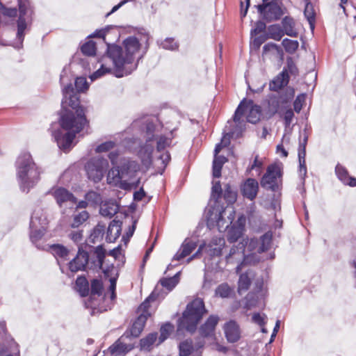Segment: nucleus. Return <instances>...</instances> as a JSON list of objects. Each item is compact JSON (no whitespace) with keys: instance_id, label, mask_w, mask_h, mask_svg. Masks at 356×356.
<instances>
[{"instance_id":"nucleus-19","label":"nucleus","mask_w":356,"mask_h":356,"mask_svg":"<svg viewBox=\"0 0 356 356\" xmlns=\"http://www.w3.org/2000/svg\"><path fill=\"white\" fill-rule=\"evenodd\" d=\"M219 321V317L216 315H211L202 324L200 329V334L204 338L214 339L215 328Z\"/></svg>"},{"instance_id":"nucleus-61","label":"nucleus","mask_w":356,"mask_h":356,"mask_svg":"<svg viewBox=\"0 0 356 356\" xmlns=\"http://www.w3.org/2000/svg\"><path fill=\"white\" fill-rule=\"evenodd\" d=\"M265 29H266L265 23L261 21H258L255 24V27L253 29H252V31H251V35H257V34L262 32L263 31H264Z\"/></svg>"},{"instance_id":"nucleus-13","label":"nucleus","mask_w":356,"mask_h":356,"mask_svg":"<svg viewBox=\"0 0 356 356\" xmlns=\"http://www.w3.org/2000/svg\"><path fill=\"white\" fill-rule=\"evenodd\" d=\"M108 167V163L106 159L97 156L90 159L86 166L88 178L94 182H99Z\"/></svg>"},{"instance_id":"nucleus-20","label":"nucleus","mask_w":356,"mask_h":356,"mask_svg":"<svg viewBox=\"0 0 356 356\" xmlns=\"http://www.w3.org/2000/svg\"><path fill=\"white\" fill-rule=\"evenodd\" d=\"M259 184L257 181L252 178H248L241 186V193L243 195L249 199L253 200L258 193Z\"/></svg>"},{"instance_id":"nucleus-36","label":"nucleus","mask_w":356,"mask_h":356,"mask_svg":"<svg viewBox=\"0 0 356 356\" xmlns=\"http://www.w3.org/2000/svg\"><path fill=\"white\" fill-rule=\"evenodd\" d=\"M180 272L177 273L175 276L170 278H163L160 280L162 286L165 287L168 291H171L178 284L179 280Z\"/></svg>"},{"instance_id":"nucleus-43","label":"nucleus","mask_w":356,"mask_h":356,"mask_svg":"<svg viewBox=\"0 0 356 356\" xmlns=\"http://www.w3.org/2000/svg\"><path fill=\"white\" fill-rule=\"evenodd\" d=\"M283 47H284L286 51L289 54L294 53L298 47V42L296 40H292L288 38H285L282 40V42Z\"/></svg>"},{"instance_id":"nucleus-7","label":"nucleus","mask_w":356,"mask_h":356,"mask_svg":"<svg viewBox=\"0 0 356 356\" xmlns=\"http://www.w3.org/2000/svg\"><path fill=\"white\" fill-rule=\"evenodd\" d=\"M235 211L232 206H227L222 209L219 205H214L211 207L207 211L208 225H216L219 231L225 229L232 223Z\"/></svg>"},{"instance_id":"nucleus-12","label":"nucleus","mask_w":356,"mask_h":356,"mask_svg":"<svg viewBox=\"0 0 356 356\" xmlns=\"http://www.w3.org/2000/svg\"><path fill=\"white\" fill-rule=\"evenodd\" d=\"M154 125L152 122H147L146 125V143L138 151V156L145 168L152 163V154L154 150V135L153 134Z\"/></svg>"},{"instance_id":"nucleus-55","label":"nucleus","mask_w":356,"mask_h":356,"mask_svg":"<svg viewBox=\"0 0 356 356\" xmlns=\"http://www.w3.org/2000/svg\"><path fill=\"white\" fill-rule=\"evenodd\" d=\"M305 99V94H301L296 97L293 103L294 110L296 112L299 113L301 111Z\"/></svg>"},{"instance_id":"nucleus-29","label":"nucleus","mask_w":356,"mask_h":356,"mask_svg":"<svg viewBox=\"0 0 356 356\" xmlns=\"http://www.w3.org/2000/svg\"><path fill=\"white\" fill-rule=\"evenodd\" d=\"M288 82V73L286 72H282L270 83L269 88L271 90L277 91L286 86Z\"/></svg>"},{"instance_id":"nucleus-59","label":"nucleus","mask_w":356,"mask_h":356,"mask_svg":"<svg viewBox=\"0 0 356 356\" xmlns=\"http://www.w3.org/2000/svg\"><path fill=\"white\" fill-rule=\"evenodd\" d=\"M294 113L292 109H287L284 113V120L286 128L289 127L292 122Z\"/></svg>"},{"instance_id":"nucleus-63","label":"nucleus","mask_w":356,"mask_h":356,"mask_svg":"<svg viewBox=\"0 0 356 356\" xmlns=\"http://www.w3.org/2000/svg\"><path fill=\"white\" fill-rule=\"evenodd\" d=\"M170 160V156L168 152H165L160 156L159 161H161V163L162 164L163 169H164L165 168V166L167 165V164Z\"/></svg>"},{"instance_id":"nucleus-30","label":"nucleus","mask_w":356,"mask_h":356,"mask_svg":"<svg viewBox=\"0 0 356 356\" xmlns=\"http://www.w3.org/2000/svg\"><path fill=\"white\" fill-rule=\"evenodd\" d=\"M121 223L118 221L113 220L107 230L106 241L111 243L115 241L120 235Z\"/></svg>"},{"instance_id":"nucleus-31","label":"nucleus","mask_w":356,"mask_h":356,"mask_svg":"<svg viewBox=\"0 0 356 356\" xmlns=\"http://www.w3.org/2000/svg\"><path fill=\"white\" fill-rule=\"evenodd\" d=\"M119 209L118 205L114 202H108L103 204L100 207V213L105 217L111 218Z\"/></svg>"},{"instance_id":"nucleus-14","label":"nucleus","mask_w":356,"mask_h":356,"mask_svg":"<svg viewBox=\"0 0 356 356\" xmlns=\"http://www.w3.org/2000/svg\"><path fill=\"white\" fill-rule=\"evenodd\" d=\"M281 176V165L271 164L267 168L266 172L261 178V185L263 188L274 191Z\"/></svg>"},{"instance_id":"nucleus-17","label":"nucleus","mask_w":356,"mask_h":356,"mask_svg":"<svg viewBox=\"0 0 356 356\" xmlns=\"http://www.w3.org/2000/svg\"><path fill=\"white\" fill-rule=\"evenodd\" d=\"M49 193L54 197L59 207L64 206L73 205L77 200L74 195L67 189L60 186L53 187Z\"/></svg>"},{"instance_id":"nucleus-50","label":"nucleus","mask_w":356,"mask_h":356,"mask_svg":"<svg viewBox=\"0 0 356 356\" xmlns=\"http://www.w3.org/2000/svg\"><path fill=\"white\" fill-rule=\"evenodd\" d=\"M222 193V188L219 181H213L211 190V197L216 200L215 205H218V200Z\"/></svg>"},{"instance_id":"nucleus-18","label":"nucleus","mask_w":356,"mask_h":356,"mask_svg":"<svg viewBox=\"0 0 356 356\" xmlns=\"http://www.w3.org/2000/svg\"><path fill=\"white\" fill-rule=\"evenodd\" d=\"M257 8L268 21L276 20L283 14L280 3L263 2V4L257 6Z\"/></svg>"},{"instance_id":"nucleus-45","label":"nucleus","mask_w":356,"mask_h":356,"mask_svg":"<svg viewBox=\"0 0 356 356\" xmlns=\"http://www.w3.org/2000/svg\"><path fill=\"white\" fill-rule=\"evenodd\" d=\"M232 292V289L227 284H222L216 289V295L221 298H228Z\"/></svg>"},{"instance_id":"nucleus-6","label":"nucleus","mask_w":356,"mask_h":356,"mask_svg":"<svg viewBox=\"0 0 356 356\" xmlns=\"http://www.w3.org/2000/svg\"><path fill=\"white\" fill-rule=\"evenodd\" d=\"M206 312L203 300L201 298H195L188 304L184 312L179 320V330L186 329L191 332H194Z\"/></svg>"},{"instance_id":"nucleus-58","label":"nucleus","mask_w":356,"mask_h":356,"mask_svg":"<svg viewBox=\"0 0 356 356\" xmlns=\"http://www.w3.org/2000/svg\"><path fill=\"white\" fill-rule=\"evenodd\" d=\"M268 52H272L273 54H279L280 49L275 44L268 43L265 44L263 47V54L267 55Z\"/></svg>"},{"instance_id":"nucleus-62","label":"nucleus","mask_w":356,"mask_h":356,"mask_svg":"<svg viewBox=\"0 0 356 356\" xmlns=\"http://www.w3.org/2000/svg\"><path fill=\"white\" fill-rule=\"evenodd\" d=\"M70 238L74 243H78L82 241L83 234L81 231H74L69 234Z\"/></svg>"},{"instance_id":"nucleus-33","label":"nucleus","mask_w":356,"mask_h":356,"mask_svg":"<svg viewBox=\"0 0 356 356\" xmlns=\"http://www.w3.org/2000/svg\"><path fill=\"white\" fill-rule=\"evenodd\" d=\"M283 26V32L284 34H286L291 37H296L298 34L296 30L294 28L295 23L293 19L289 17H285L283 19L282 22Z\"/></svg>"},{"instance_id":"nucleus-35","label":"nucleus","mask_w":356,"mask_h":356,"mask_svg":"<svg viewBox=\"0 0 356 356\" xmlns=\"http://www.w3.org/2000/svg\"><path fill=\"white\" fill-rule=\"evenodd\" d=\"M268 35L269 38L279 41L284 35V32L279 25L273 24L268 28Z\"/></svg>"},{"instance_id":"nucleus-44","label":"nucleus","mask_w":356,"mask_h":356,"mask_svg":"<svg viewBox=\"0 0 356 356\" xmlns=\"http://www.w3.org/2000/svg\"><path fill=\"white\" fill-rule=\"evenodd\" d=\"M174 327L170 323H166L161 327V335L159 339L158 344L163 342L173 331Z\"/></svg>"},{"instance_id":"nucleus-26","label":"nucleus","mask_w":356,"mask_h":356,"mask_svg":"<svg viewBox=\"0 0 356 356\" xmlns=\"http://www.w3.org/2000/svg\"><path fill=\"white\" fill-rule=\"evenodd\" d=\"M307 141V137L305 136L303 138V141L300 143L299 147V175L304 182L305 177L307 175V168L305 165V146Z\"/></svg>"},{"instance_id":"nucleus-54","label":"nucleus","mask_w":356,"mask_h":356,"mask_svg":"<svg viewBox=\"0 0 356 356\" xmlns=\"http://www.w3.org/2000/svg\"><path fill=\"white\" fill-rule=\"evenodd\" d=\"M86 200L92 204H98L101 202L100 195L95 191H89L85 195Z\"/></svg>"},{"instance_id":"nucleus-34","label":"nucleus","mask_w":356,"mask_h":356,"mask_svg":"<svg viewBox=\"0 0 356 356\" xmlns=\"http://www.w3.org/2000/svg\"><path fill=\"white\" fill-rule=\"evenodd\" d=\"M227 159L222 156H214L213 161V176L215 178H218L221 175V169L223 164L227 162Z\"/></svg>"},{"instance_id":"nucleus-41","label":"nucleus","mask_w":356,"mask_h":356,"mask_svg":"<svg viewBox=\"0 0 356 356\" xmlns=\"http://www.w3.org/2000/svg\"><path fill=\"white\" fill-rule=\"evenodd\" d=\"M243 227L241 225L238 227H232L229 232L227 239L230 243L236 241L242 235Z\"/></svg>"},{"instance_id":"nucleus-15","label":"nucleus","mask_w":356,"mask_h":356,"mask_svg":"<svg viewBox=\"0 0 356 356\" xmlns=\"http://www.w3.org/2000/svg\"><path fill=\"white\" fill-rule=\"evenodd\" d=\"M225 243V239L222 237H213L209 245L202 244L200 245L197 251L187 259V263H190L193 259L197 257L204 250L210 256H218L221 254L222 248Z\"/></svg>"},{"instance_id":"nucleus-22","label":"nucleus","mask_w":356,"mask_h":356,"mask_svg":"<svg viewBox=\"0 0 356 356\" xmlns=\"http://www.w3.org/2000/svg\"><path fill=\"white\" fill-rule=\"evenodd\" d=\"M224 332L227 340L230 343L237 341L241 337V332L238 325L234 321H230L225 324Z\"/></svg>"},{"instance_id":"nucleus-38","label":"nucleus","mask_w":356,"mask_h":356,"mask_svg":"<svg viewBox=\"0 0 356 356\" xmlns=\"http://www.w3.org/2000/svg\"><path fill=\"white\" fill-rule=\"evenodd\" d=\"M50 250L54 256L63 259H65L69 253V250L65 246L60 244H54L51 245Z\"/></svg>"},{"instance_id":"nucleus-49","label":"nucleus","mask_w":356,"mask_h":356,"mask_svg":"<svg viewBox=\"0 0 356 356\" xmlns=\"http://www.w3.org/2000/svg\"><path fill=\"white\" fill-rule=\"evenodd\" d=\"M223 195L229 204L234 203L236 200V193L229 186H226L225 188Z\"/></svg>"},{"instance_id":"nucleus-21","label":"nucleus","mask_w":356,"mask_h":356,"mask_svg":"<svg viewBox=\"0 0 356 356\" xmlns=\"http://www.w3.org/2000/svg\"><path fill=\"white\" fill-rule=\"evenodd\" d=\"M197 247V243L190 239H186L180 248L173 257L172 261H181L188 256Z\"/></svg>"},{"instance_id":"nucleus-53","label":"nucleus","mask_w":356,"mask_h":356,"mask_svg":"<svg viewBox=\"0 0 356 356\" xmlns=\"http://www.w3.org/2000/svg\"><path fill=\"white\" fill-rule=\"evenodd\" d=\"M229 135L225 134L222 137L221 142L216 145L214 149V156H218V154L220 152L222 147H226L229 144Z\"/></svg>"},{"instance_id":"nucleus-11","label":"nucleus","mask_w":356,"mask_h":356,"mask_svg":"<svg viewBox=\"0 0 356 356\" xmlns=\"http://www.w3.org/2000/svg\"><path fill=\"white\" fill-rule=\"evenodd\" d=\"M95 256H96V261L95 263V267L102 269L103 272L106 277H109L110 286H109V292H110V298L111 300H114L115 298V287H116V280L118 276V270L112 266L111 268L104 269L103 267V260L105 257V252L101 247H97L95 250Z\"/></svg>"},{"instance_id":"nucleus-52","label":"nucleus","mask_w":356,"mask_h":356,"mask_svg":"<svg viewBox=\"0 0 356 356\" xmlns=\"http://www.w3.org/2000/svg\"><path fill=\"white\" fill-rule=\"evenodd\" d=\"M157 143V150L161 151L169 146L171 143V139L165 136H161L156 138Z\"/></svg>"},{"instance_id":"nucleus-9","label":"nucleus","mask_w":356,"mask_h":356,"mask_svg":"<svg viewBox=\"0 0 356 356\" xmlns=\"http://www.w3.org/2000/svg\"><path fill=\"white\" fill-rule=\"evenodd\" d=\"M119 168L123 178V184H127L128 188L136 187L139 182L138 179H136V175L140 170L139 164L130 158H122L120 159Z\"/></svg>"},{"instance_id":"nucleus-23","label":"nucleus","mask_w":356,"mask_h":356,"mask_svg":"<svg viewBox=\"0 0 356 356\" xmlns=\"http://www.w3.org/2000/svg\"><path fill=\"white\" fill-rule=\"evenodd\" d=\"M88 262V255L85 251L78 252L76 257L70 262L69 268L72 272L84 270Z\"/></svg>"},{"instance_id":"nucleus-16","label":"nucleus","mask_w":356,"mask_h":356,"mask_svg":"<svg viewBox=\"0 0 356 356\" xmlns=\"http://www.w3.org/2000/svg\"><path fill=\"white\" fill-rule=\"evenodd\" d=\"M151 298L152 296H149L148 298H147L146 300L143 302L138 308L139 312L141 313L134 321L131 329V334L134 337H138L140 334L143 330L147 318L150 315L147 311V308L149 307V301Z\"/></svg>"},{"instance_id":"nucleus-47","label":"nucleus","mask_w":356,"mask_h":356,"mask_svg":"<svg viewBox=\"0 0 356 356\" xmlns=\"http://www.w3.org/2000/svg\"><path fill=\"white\" fill-rule=\"evenodd\" d=\"M76 285L82 296H85L88 291V282L86 278L79 277L76 281Z\"/></svg>"},{"instance_id":"nucleus-8","label":"nucleus","mask_w":356,"mask_h":356,"mask_svg":"<svg viewBox=\"0 0 356 356\" xmlns=\"http://www.w3.org/2000/svg\"><path fill=\"white\" fill-rule=\"evenodd\" d=\"M48 224L47 212L41 208L35 209L30 222V238L33 243H36L42 238Z\"/></svg>"},{"instance_id":"nucleus-24","label":"nucleus","mask_w":356,"mask_h":356,"mask_svg":"<svg viewBox=\"0 0 356 356\" xmlns=\"http://www.w3.org/2000/svg\"><path fill=\"white\" fill-rule=\"evenodd\" d=\"M107 183L110 185L119 186L124 189H127V184H123V178L121 176V172L119 165L113 166L107 174Z\"/></svg>"},{"instance_id":"nucleus-60","label":"nucleus","mask_w":356,"mask_h":356,"mask_svg":"<svg viewBox=\"0 0 356 356\" xmlns=\"http://www.w3.org/2000/svg\"><path fill=\"white\" fill-rule=\"evenodd\" d=\"M266 316L265 314H260L259 313H254L252 315V321L260 326H263L265 324Z\"/></svg>"},{"instance_id":"nucleus-10","label":"nucleus","mask_w":356,"mask_h":356,"mask_svg":"<svg viewBox=\"0 0 356 356\" xmlns=\"http://www.w3.org/2000/svg\"><path fill=\"white\" fill-rule=\"evenodd\" d=\"M245 114L248 122L255 124L259 121L261 112L259 106L254 104L252 101H242L238 106L234 116V120L235 122L241 120V116Z\"/></svg>"},{"instance_id":"nucleus-37","label":"nucleus","mask_w":356,"mask_h":356,"mask_svg":"<svg viewBox=\"0 0 356 356\" xmlns=\"http://www.w3.org/2000/svg\"><path fill=\"white\" fill-rule=\"evenodd\" d=\"M89 218V214L86 211H83L73 216L72 222L70 224L71 227L76 228L86 221Z\"/></svg>"},{"instance_id":"nucleus-46","label":"nucleus","mask_w":356,"mask_h":356,"mask_svg":"<svg viewBox=\"0 0 356 356\" xmlns=\"http://www.w3.org/2000/svg\"><path fill=\"white\" fill-rule=\"evenodd\" d=\"M81 51L87 56H93L96 52L95 43L93 41H88L81 46Z\"/></svg>"},{"instance_id":"nucleus-51","label":"nucleus","mask_w":356,"mask_h":356,"mask_svg":"<svg viewBox=\"0 0 356 356\" xmlns=\"http://www.w3.org/2000/svg\"><path fill=\"white\" fill-rule=\"evenodd\" d=\"M115 146V143L113 141H106L104 143H102V144L99 145L96 149V152L102 153V152H108L112 149L114 148Z\"/></svg>"},{"instance_id":"nucleus-39","label":"nucleus","mask_w":356,"mask_h":356,"mask_svg":"<svg viewBox=\"0 0 356 356\" xmlns=\"http://www.w3.org/2000/svg\"><path fill=\"white\" fill-rule=\"evenodd\" d=\"M157 339L156 333H151L148 334L145 338L140 340L141 349L145 350H149L152 346L155 343Z\"/></svg>"},{"instance_id":"nucleus-3","label":"nucleus","mask_w":356,"mask_h":356,"mask_svg":"<svg viewBox=\"0 0 356 356\" xmlns=\"http://www.w3.org/2000/svg\"><path fill=\"white\" fill-rule=\"evenodd\" d=\"M272 235L270 233L264 234L259 240L250 239L245 243H240L233 246L226 256L227 264H236V272L239 273L246 264H255L261 260L258 254L267 250L271 243Z\"/></svg>"},{"instance_id":"nucleus-4","label":"nucleus","mask_w":356,"mask_h":356,"mask_svg":"<svg viewBox=\"0 0 356 356\" xmlns=\"http://www.w3.org/2000/svg\"><path fill=\"white\" fill-rule=\"evenodd\" d=\"M42 169L28 152L22 153L16 161V176L22 191L29 193L40 180Z\"/></svg>"},{"instance_id":"nucleus-25","label":"nucleus","mask_w":356,"mask_h":356,"mask_svg":"<svg viewBox=\"0 0 356 356\" xmlns=\"http://www.w3.org/2000/svg\"><path fill=\"white\" fill-rule=\"evenodd\" d=\"M203 343H198L196 346L197 349L203 347ZM179 348L180 356H201V353L197 350H195V347L190 340H186L180 343Z\"/></svg>"},{"instance_id":"nucleus-42","label":"nucleus","mask_w":356,"mask_h":356,"mask_svg":"<svg viewBox=\"0 0 356 356\" xmlns=\"http://www.w3.org/2000/svg\"><path fill=\"white\" fill-rule=\"evenodd\" d=\"M105 229L104 225H102L100 224H98L92 230V233L90 234V238L93 243H95L98 241H99L104 234Z\"/></svg>"},{"instance_id":"nucleus-2","label":"nucleus","mask_w":356,"mask_h":356,"mask_svg":"<svg viewBox=\"0 0 356 356\" xmlns=\"http://www.w3.org/2000/svg\"><path fill=\"white\" fill-rule=\"evenodd\" d=\"M74 84L76 90L72 83L67 84L63 88V110L60 118L61 129L54 133L58 147L65 152L70 149L76 134L80 132L87 123L85 109L80 106L78 92L88 90L89 84L83 76L77 77Z\"/></svg>"},{"instance_id":"nucleus-40","label":"nucleus","mask_w":356,"mask_h":356,"mask_svg":"<svg viewBox=\"0 0 356 356\" xmlns=\"http://www.w3.org/2000/svg\"><path fill=\"white\" fill-rule=\"evenodd\" d=\"M306 5L305 8L304 14L307 19L308 20L312 28L314 26V22L315 18V13L313 5L308 2V0H304Z\"/></svg>"},{"instance_id":"nucleus-48","label":"nucleus","mask_w":356,"mask_h":356,"mask_svg":"<svg viewBox=\"0 0 356 356\" xmlns=\"http://www.w3.org/2000/svg\"><path fill=\"white\" fill-rule=\"evenodd\" d=\"M103 288L102 283L99 280H93L91 282V296L90 298H92L93 296L97 295L100 296L102 294V290Z\"/></svg>"},{"instance_id":"nucleus-56","label":"nucleus","mask_w":356,"mask_h":356,"mask_svg":"<svg viewBox=\"0 0 356 356\" xmlns=\"http://www.w3.org/2000/svg\"><path fill=\"white\" fill-rule=\"evenodd\" d=\"M161 46L162 48L168 50H174L177 48V44L172 38H166L161 42Z\"/></svg>"},{"instance_id":"nucleus-27","label":"nucleus","mask_w":356,"mask_h":356,"mask_svg":"<svg viewBox=\"0 0 356 356\" xmlns=\"http://www.w3.org/2000/svg\"><path fill=\"white\" fill-rule=\"evenodd\" d=\"M131 349V345L124 344L119 339L108 348L107 354H110L111 356H124Z\"/></svg>"},{"instance_id":"nucleus-1","label":"nucleus","mask_w":356,"mask_h":356,"mask_svg":"<svg viewBox=\"0 0 356 356\" xmlns=\"http://www.w3.org/2000/svg\"><path fill=\"white\" fill-rule=\"evenodd\" d=\"M149 35L140 33L126 38L121 45L108 44L106 54L99 60V68L90 76L93 81L106 74L116 77L127 76L136 70L149 47Z\"/></svg>"},{"instance_id":"nucleus-32","label":"nucleus","mask_w":356,"mask_h":356,"mask_svg":"<svg viewBox=\"0 0 356 356\" xmlns=\"http://www.w3.org/2000/svg\"><path fill=\"white\" fill-rule=\"evenodd\" d=\"M254 277L252 272H247L244 274H241L238 280V291L239 293H242L246 291L250 284L251 280Z\"/></svg>"},{"instance_id":"nucleus-28","label":"nucleus","mask_w":356,"mask_h":356,"mask_svg":"<svg viewBox=\"0 0 356 356\" xmlns=\"http://www.w3.org/2000/svg\"><path fill=\"white\" fill-rule=\"evenodd\" d=\"M335 173L339 179L346 185L356 186V178L349 176L347 170L340 164L335 168Z\"/></svg>"},{"instance_id":"nucleus-5","label":"nucleus","mask_w":356,"mask_h":356,"mask_svg":"<svg viewBox=\"0 0 356 356\" xmlns=\"http://www.w3.org/2000/svg\"><path fill=\"white\" fill-rule=\"evenodd\" d=\"M19 8L17 37L20 43L24 36V31L31 21L33 10L29 0H0V13L7 17H15Z\"/></svg>"},{"instance_id":"nucleus-64","label":"nucleus","mask_w":356,"mask_h":356,"mask_svg":"<svg viewBox=\"0 0 356 356\" xmlns=\"http://www.w3.org/2000/svg\"><path fill=\"white\" fill-rule=\"evenodd\" d=\"M119 156V153L118 151H113L109 153L108 158L111 162V163L115 166L117 164V159Z\"/></svg>"},{"instance_id":"nucleus-57","label":"nucleus","mask_w":356,"mask_h":356,"mask_svg":"<svg viewBox=\"0 0 356 356\" xmlns=\"http://www.w3.org/2000/svg\"><path fill=\"white\" fill-rule=\"evenodd\" d=\"M264 165L263 161L259 159L258 156H256L253 163L249 167L250 170H257V175H260L261 169L262 168Z\"/></svg>"}]
</instances>
